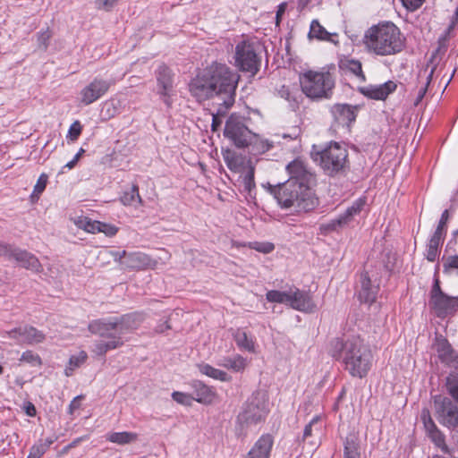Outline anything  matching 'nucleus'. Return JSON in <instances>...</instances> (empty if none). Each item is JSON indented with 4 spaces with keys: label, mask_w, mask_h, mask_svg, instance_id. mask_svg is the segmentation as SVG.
<instances>
[{
    "label": "nucleus",
    "mask_w": 458,
    "mask_h": 458,
    "mask_svg": "<svg viewBox=\"0 0 458 458\" xmlns=\"http://www.w3.org/2000/svg\"><path fill=\"white\" fill-rule=\"evenodd\" d=\"M328 352L332 358L342 361L344 369L352 377L362 378L367 376L372 367L371 350L357 335L332 339Z\"/></svg>",
    "instance_id": "7ed1b4c3"
},
{
    "label": "nucleus",
    "mask_w": 458,
    "mask_h": 458,
    "mask_svg": "<svg viewBox=\"0 0 458 458\" xmlns=\"http://www.w3.org/2000/svg\"><path fill=\"white\" fill-rule=\"evenodd\" d=\"M425 0H401L403 5L409 11H415L422 5Z\"/></svg>",
    "instance_id": "4d7b16f0"
},
{
    "label": "nucleus",
    "mask_w": 458,
    "mask_h": 458,
    "mask_svg": "<svg viewBox=\"0 0 458 458\" xmlns=\"http://www.w3.org/2000/svg\"><path fill=\"white\" fill-rule=\"evenodd\" d=\"M75 225L80 229H83L87 233H98L100 222L91 220L86 216H79L74 220Z\"/></svg>",
    "instance_id": "a19ab883"
},
{
    "label": "nucleus",
    "mask_w": 458,
    "mask_h": 458,
    "mask_svg": "<svg viewBox=\"0 0 458 458\" xmlns=\"http://www.w3.org/2000/svg\"><path fill=\"white\" fill-rule=\"evenodd\" d=\"M252 146V150L256 151L259 154L265 153L271 149L273 147V143L268 140L261 139L258 134L255 133V139L250 144Z\"/></svg>",
    "instance_id": "37998d69"
},
{
    "label": "nucleus",
    "mask_w": 458,
    "mask_h": 458,
    "mask_svg": "<svg viewBox=\"0 0 458 458\" xmlns=\"http://www.w3.org/2000/svg\"><path fill=\"white\" fill-rule=\"evenodd\" d=\"M277 95L288 102L289 106L295 110L299 107L301 93L297 87L283 85L277 89Z\"/></svg>",
    "instance_id": "c756f323"
},
{
    "label": "nucleus",
    "mask_w": 458,
    "mask_h": 458,
    "mask_svg": "<svg viewBox=\"0 0 458 458\" xmlns=\"http://www.w3.org/2000/svg\"><path fill=\"white\" fill-rule=\"evenodd\" d=\"M273 445V437L270 434H263L254 443L244 458H269Z\"/></svg>",
    "instance_id": "412c9836"
},
{
    "label": "nucleus",
    "mask_w": 458,
    "mask_h": 458,
    "mask_svg": "<svg viewBox=\"0 0 458 458\" xmlns=\"http://www.w3.org/2000/svg\"><path fill=\"white\" fill-rule=\"evenodd\" d=\"M435 416L437 421L449 429L458 428V406L448 397H434Z\"/></svg>",
    "instance_id": "9b49d317"
},
{
    "label": "nucleus",
    "mask_w": 458,
    "mask_h": 458,
    "mask_svg": "<svg viewBox=\"0 0 458 458\" xmlns=\"http://www.w3.org/2000/svg\"><path fill=\"white\" fill-rule=\"evenodd\" d=\"M421 420L423 421V425L428 437L437 447L442 448L445 445V435L437 427L436 423L430 416L428 410L422 411Z\"/></svg>",
    "instance_id": "b1692460"
},
{
    "label": "nucleus",
    "mask_w": 458,
    "mask_h": 458,
    "mask_svg": "<svg viewBox=\"0 0 458 458\" xmlns=\"http://www.w3.org/2000/svg\"><path fill=\"white\" fill-rule=\"evenodd\" d=\"M255 168L252 165H249V168L246 169L245 174L242 175V187L243 190L251 194L253 189H255L254 181Z\"/></svg>",
    "instance_id": "79ce46f5"
},
{
    "label": "nucleus",
    "mask_w": 458,
    "mask_h": 458,
    "mask_svg": "<svg viewBox=\"0 0 458 458\" xmlns=\"http://www.w3.org/2000/svg\"><path fill=\"white\" fill-rule=\"evenodd\" d=\"M316 422H317V420L313 419L308 425L305 426L304 431H303V438H307L311 436L312 426Z\"/></svg>",
    "instance_id": "69168bd1"
},
{
    "label": "nucleus",
    "mask_w": 458,
    "mask_h": 458,
    "mask_svg": "<svg viewBox=\"0 0 458 458\" xmlns=\"http://www.w3.org/2000/svg\"><path fill=\"white\" fill-rule=\"evenodd\" d=\"M84 152V149L83 148H81L79 150V152L74 156L73 159L71 160L70 162H68L64 167H67L69 169H72L74 167V165H76V163L79 161L81 156L82 155V153Z\"/></svg>",
    "instance_id": "e2e57ef3"
},
{
    "label": "nucleus",
    "mask_w": 458,
    "mask_h": 458,
    "mask_svg": "<svg viewBox=\"0 0 458 458\" xmlns=\"http://www.w3.org/2000/svg\"><path fill=\"white\" fill-rule=\"evenodd\" d=\"M217 365L233 370V372H242L247 366V360L242 356L236 354L232 357H224L220 359Z\"/></svg>",
    "instance_id": "7c9ffc66"
},
{
    "label": "nucleus",
    "mask_w": 458,
    "mask_h": 458,
    "mask_svg": "<svg viewBox=\"0 0 458 458\" xmlns=\"http://www.w3.org/2000/svg\"><path fill=\"white\" fill-rule=\"evenodd\" d=\"M434 71H435V68H432L431 71L429 72V73L426 76L425 83L418 90V94H417L416 99L414 101L415 106H418L421 102L423 98L425 97L426 92L428 90V87L432 80Z\"/></svg>",
    "instance_id": "09e8293b"
},
{
    "label": "nucleus",
    "mask_w": 458,
    "mask_h": 458,
    "mask_svg": "<svg viewBox=\"0 0 458 458\" xmlns=\"http://www.w3.org/2000/svg\"><path fill=\"white\" fill-rule=\"evenodd\" d=\"M301 91L311 99L328 98L335 87L329 72L308 71L300 76Z\"/></svg>",
    "instance_id": "6e6552de"
},
{
    "label": "nucleus",
    "mask_w": 458,
    "mask_h": 458,
    "mask_svg": "<svg viewBox=\"0 0 458 458\" xmlns=\"http://www.w3.org/2000/svg\"><path fill=\"white\" fill-rule=\"evenodd\" d=\"M289 306L293 310L311 313L316 310V305L308 292L297 287H291Z\"/></svg>",
    "instance_id": "a211bd4d"
},
{
    "label": "nucleus",
    "mask_w": 458,
    "mask_h": 458,
    "mask_svg": "<svg viewBox=\"0 0 458 458\" xmlns=\"http://www.w3.org/2000/svg\"><path fill=\"white\" fill-rule=\"evenodd\" d=\"M449 219V212L445 209L440 217L438 225L433 233L435 236H439L442 239H445L446 233L447 221Z\"/></svg>",
    "instance_id": "de8ad7c7"
},
{
    "label": "nucleus",
    "mask_w": 458,
    "mask_h": 458,
    "mask_svg": "<svg viewBox=\"0 0 458 458\" xmlns=\"http://www.w3.org/2000/svg\"><path fill=\"white\" fill-rule=\"evenodd\" d=\"M250 121V118L232 114L225 123V137L231 140L237 148L248 147L255 139V133L249 126Z\"/></svg>",
    "instance_id": "1a4fd4ad"
},
{
    "label": "nucleus",
    "mask_w": 458,
    "mask_h": 458,
    "mask_svg": "<svg viewBox=\"0 0 458 458\" xmlns=\"http://www.w3.org/2000/svg\"><path fill=\"white\" fill-rule=\"evenodd\" d=\"M435 350L443 363L451 366L455 362L457 356L445 338L442 336L436 338Z\"/></svg>",
    "instance_id": "a878e982"
},
{
    "label": "nucleus",
    "mask_w": 458,
    "mask_h": 458,
    "mask_svg": "<svg viewBox=\"0 0 458 458\" xmlns=\"http://www.w3.org/2000/svg\"><path fill=\"white\" fill-rule=\"evenodd\" d=\"M172 398L176 403L186 406H191L192 402L194 401L193 397L191 394L177 391L172 394Z\"/></svg>",
    "instance_id": "8fccbe9b"
},
{
    "label": "nucleus",
    "mask_w": 458,
    "mask_h": 458,
    "mask_svg": "<svg viewBox=\"0 0 458 458\" xmlns=\"http://www.w3.org/2000/svg\"><path fill=\"white\" fill-rule=\"evenodd\" d=\"M338 37L337 33H330L328 32L318 20H313L310 23L309 38H316L318 40H325L334 44H337L338 41L336 38Z\"/></svg>",
    "instance_id": "c85d7f7f"
},
{
    "label": "nucleus",
    "mask_w": 458,
    "mask_h": 458,
    "mask_svg": "<svg viewBox=\"0 0 458 458\" xmlns=\"http://www.w3.org/2000/svg\"><path fill=\"white\" fill-rule=\"evenodd\" d=\"M331 113L335 122L343 126H349L356 118L355 108L347 104H335Z\"/></svg>",
    "instance_id": "393cba45"
},
{
    "label": "nucleus",
    "mask_w": 458,
    "mask_h": 458,
    "mask_svg": "<svg viewBox=\"0 0 458 458\" xmlns=\"http://www.w3.org/2000/svg\"><path fill=\"white\" fill-rule=\"evenodd\" d=\"M105 437L108 442L124 445L135 442L138 439V434L129 431L109 432Z\"/></svg>",
    "instance_id": "2f4dec72"
},
{
    "label": "nucleus",
    "mask_w": 458,
    "mask_h": 458,
    "mask_svg": "<svg viewBox=\"0 0 458 458\" xmlns=\"http://www.w3.org/2000/svg\"><path fill=\"white\" fill-rule=\"evenodd\" d=\"M46 452L47 450L42 446V444L38 441L31 446L27 458H41Z\"/></svg>",
    "instance_id": "603ef678"
},
{
    "label": "nucleus",
    "mask_w": 458,
    "mask_h": 458,
    "mask_svg": "<svg viewBox=\"0 0 458 458\" xmlns=\"http://www.w3.org/2000/svg\"><path fill=\"white\" fill-rule=\"evenodd\" d=\"M270 411L268 396L266 392L257 390L242 403L235 420V435L245 437L258 425L266 421Z\"/></svg>",
    "instance_id": "423d86ee"
},
{
    "label": "nucleus",
    "mask_w": 458,
    "mask_h": 458,
    "mask_svg": "<svg viewBox=\"0 0 458 458\" xmlns=\"http://www.w3.org/2000/svg\"><path fill=\"white\" fill-rule=\"evenodd\" d=\"M120 0H95V7L98 10L110 12Z\"/></svg>",
    "instance_id": "3c124183"
},
{
    "label": "nucleus",
    "mask_w": 458,
    "mask_h": 458,
    "mask_svg": "<svg viewBox=\"0 0 458 458\" xmlns=\"http://www.w3.org/2000/svg\"><path fill=\"white\" fill-rule=\"evenodd\" d=\"M340 68L352 73L361 82L366 81L365 74L362 71V64L359 60L352 58L342 60Z\"/></svg>",
    "instance_id": "473e14b6"
},
{
    "label": "nucleus",
    "mask_w": 458,
    "mask_h": 458,
    "mask_svg": "<svg viewBox=\"0 0 458 458\" xmlns=\"http://www.w3.org/2000/svg\"><path fill=\"white\" fill-rule=\"evenodd\" d=\"M239 76L225 64L213 62L200 70L189 83L191 95L198 101L216 99L219 112L228 110L234 103Z\"/></svg>",
    "instance_id": "f257e3e1"
},
{
    "label": "nucleus",
    "mask_w": 458,
    "mask_h": 458,
    "mask_svg": "<svg viewBox=\"0 0 458 458\" xmlns=\"http://www.w3.org/2000/svg\"><path fill=\"white\" fill-rule=\"evenodd\" d=\"M285 8H286L285 3H282L278 5V9H277L276 15L277 25L280 22V18H281L282 14L285 12Z\"/></svg>",
    "instance_id": "338daca9"
},
{
    "label": "nucleus",
    "mask_w": 458,
    "mask_h": 458,
    "mask_svg": "<svg viewBox=\"0 0 458 458\" xmlns=\"http://www.w3.org/2000/svg\"><path fill=\"white\" fill-rule=\"evenodd\" d=\"M367 49L381 56L396 55L404 47V38L393 22H384L369 28L364 36Z\"/></svg>",
    "instance_id": "20e7f679"
},
{
    "label": "nucleus",
    "mask_w": 458,
    "mask_h": 458,
    "mask_svg": "<svg viewBox=\"0 0 458 458\" xmlns=\"http://www.w3.org/2000/svg\"><path fill=\"white\" fill-rule=\"evenodd\" d=\"M251 248L262 253H269L274 250V246L271 243L254 242Z\"/></svg>",
    "instance_id": "13d9d810"
},
{
    "label": "nucleus",
    "mask_w": 458,
    "mask_h": 458,
    "mask_svg": "<svg viewBox=\"0 0 458 458\" xmlns=\"http://www.w3.org/2000/svg\"><path fill=\"white\" fill-rule=\"evenodd\" d=\"M344 458H360L359 443L354 436H348L344 441Z\"/></svg>",
    "instance_id": "e433bc0d"
},
{
    "label": "nucleus",
    "mask_w": 458,
    "mask_h": 458,
    "mask_svg": "<svg viewBox=\"0 0 458 458\" xmlns=\"http://www.w3.org/2000/svg\"><path fill=\"white\" fill-rule=\"evenodd\" d=\"M157 264V260L140 251L130 252L123 260V266L131 270L155 268Z\"/></svg>",
    "instance_id": "aec40b11"
},
{
    "label": "nucleus",
    "mask_w": 458,
    "mask_h": 458,
    "mask_svg": "<svg viewBox=\"0 0 458 458\" xmlns=\"http://www.w3.org/2000/svg\"><path fill=\"white\" fill-rule=\"evenodd\" d=\"M291 288L289 291L270 290L266 293V299L268 302L285 304L289 306Z\"/></svg>",
    "instance_id": "ea45409f"
},
{
    "label": "nucleus",
    "mask_w": 458,
    "mask_h": 458,
    "mask_svg": "<svg viewBox=\"0 0 458 458\" xmlns=\"http://www.w3.org/2000/svg\"><path fill=\"white\" fill-rule=\"evenodd\" d=\"M443 271L445 274L458 276V255H451L443 259Z\"/></svg>",
    "instance_id": "c03bdc74"
},
{
    "label": "nucleus",
    "mask_w": 458,
    "mask_h": 458,
    "mask_svg": "<svg viewBox=\"0 0 458 458\" xmlns=\"http://www.w3.org/2000/svg\"><path fill=\"white\" fill-rule=\"evenodd\" d=\"M268 192L276 199L282 208L293 212H309L318 205V199L310 188H301L292 181L272 185L267 183Z\"/></svg>",
    "instance_id": "39448f33"
},
{
    "label": "nucleus",
    "mask_w": 458,
    "mask_h": 458,
    "mask_svg": "<svg viewBox=\"0 0 458 458\" xmlns=\"http://www.w3.org/2000/svg\"><path fill=\"white\" fill-rule=\"evenodd\" d=\"M47 182V175L45 174H42L38 177L37 183L34 186V192L37 194L42 193L44 191V190L46 189Z\"/></svg>",
    "instance_id": "6e6d98bb"
},
{
    "label": "nucleus",
    "mask_w": 458,
    "mask_h": 458,
    "mask_svg": "<svg viewBox=\"0 0 458 458\" xmlns=\"http://www.w3.org/2000/svg\"><path fill=\"white\" fill-rule=\"evenodd\" d=\"M145 316L141 312H132L120 318H98L90 321L89 331L99 338L95 340L90 352L99 357L106 352L122 347L124 341L123 335L137 329L144 321Z\"/></svg>",
    "instance_id": "f03ea898"
},
{
    "label": "nucleus",
    "mask_w": 458,
    "mask_h": 458,
    "mask_svg": "<svg viewBox=\"0 0 458 458\" xmlns=\"http://www.w3.org/2000/svg\"><path fill=\"white\" fill-rule=\"evenodd\" d=\"M286 171L289 175L287 181H292L293 184H298L301 188H310V184L315 180L314 174L300 158L290 162L286 165Z\"/></svg>",
    "instance_id": "dca6fc26"
},
{
    "label": "nucleus",
    "mask_w": 458,
    "mask_h": 458,
    "mask_svg": "<svg viewBox=\"0 0 458 458\" xmlns=\"http://www.w3.org/2000/svg\"><path fill=\"white\" fill-rule=\"evenodd\" d=\"M224 160L227 167L233 172H242L249 168V165H252L250 159H246L242 155L230 150L224 154Z\"/></svg>",
    "instance_id": "cd10ccee"
},
{
    "label": "nucleus",
    "mask_w": 458,
    "mask_h": 458,
    "mask_svg": "<svg viewBox=\"0 0 458 458\" xmlns=\"http://www.w3.org/2000/svg\"><path fill=\"white\" fill-rule=\"evenodd\" d=\"M51 37L52 32L48 27H47L45 30H40L37 34L38 48L41 51H47Z\"/></svg>",
    "instance_id": "a18cd8bd"
},
{
    "label": "nucleus",
    "mask_w": 458,
    "mask_h": 458,
    "mask_svg": "<svg viewBox=\"0 0 458 458\" xmlns=\"http://www.w3.org/2000/svg\"><path fill=\"white\" fill-rule=\"evenodd\" d=\"M3 335L13 339L18 345H33L45 340V335L41 331L28 325L5 331Z\"/></svg>",
    "instance_id": "4468645a"
},
{
    "label": "nucleus",
    "mask_w": 458,
    "mask_h": 458,
    "mask_svg": "<svg viewBox=\"0 0 458 458\" xmlns=\"http://www.w3.org/2000/svg\"><path fill=\"white\" fill-rule=\"evenodd\" d=\"M429 307L438 318H445L454 313L458 308V298L451 297L442 292L439 281L435 280L430 292Z\"/></svg>",
    "instance_id": "9d476101"
},
{
    "label": "nucleus",
    "mask_w": 458,
    "mask_h": 458,
    "mask_svg": "<svg viewBox=\"0 0 458 458\" xmlns=\"http://www.w3.org/2000/svg\"><path fill=\"white\" fill-rule=\"evenodd\" d=\"M235 66L242 72L255 75L260 66V57L256 53L252 44L242 41L235 47Z\"/></svg>",
    "instance_id": "f8f14e48"
},
{
    "label": "nucleus",
    "mask_w": 458,
    "mask_h": 458,
    "mask_svg": "<svg viewBox=\"0 0 458 458\" xmlns=\"http://www.w3.org/2000/svg\"><path fill=\"white\" fill-rule=\"evenodd\" d=\"M360 289L358 291V297L361 302L372 304L377 296L379 291V284L373 283L367 272L360 274Z\"/></svg>",
    "instance_id": "6ab92c4d"
},
{
    "label": "nucleus",
    "mask_w": 458,
    "mask_h": 458,
    "mask_svg": "<svg viewBox=\"0 0 458 458\" xmlns=\"http://www.w3.org/2000/svg\"><path fill=\"white\" fill-rule=\"evenodd\" d=\"M57 439L56 437H47L46 439H39V444H42V446L47 451L50 445Z\"/></svg>",
    "instance_id": "0e129e2a"
},
{
    "label": "nucleus",
    "mask_w": 458,
    "mask_h": 458,
    "mask_svg": "<svg viewBox=\"0 0 458 458\" xmlns=\"http://www.w3.org/2000/svg\"><path fill=\"white\" fill-rule=\"evenodd\" d=\"M397 88V85L393 81H388L380 85H369L363 87L360 91L366 97L376 99L385 100L391 93H393Z\"/></svg>",
    "instance_id": "4be33fe9"
},
{
    "label": "nucleus",
    "mask_w": 458,
    "mask_h": 458,
    "mask_svg": "<svg viewBox=\"0 0 458 458\" xmlns=\"http://www.w3.org/2000/svg\"><path fill=\"white\" fill-rule=\"evenodd\" d=\"M117 232L118 228L115 225L100 222L98 233H103L106 236L112 237L115 235Z\"/></svg>",
    "instance_id": "864d4df0"
},
{
    "label": "nucleus",
    "mask_w": 458,
    "mask_h": 458,
    "mask_svg": "<svg viewBox=\"0 0 458 458\" xmlns=\"http://www.w3.org/2000/svg\"><path fill=\"white\" fill-rule=\"evenodd\" d=\"M112 84L113 81L111 80H106L99 76L95 77L81 90V103L84 106L91 105L104 97Z\"/></svg>",
    "instance_id": "2eb2a0df"
},
{
    "label": "nucleus",
    "mask_w": 458,
    "mask_h": 458,
    "mask_svg": "<svg viewBox=\"0 0 458 458\" xmlns=\"http://www.w3.org/2000/svg\"><path fill=\"white\" fill-rule=\"evenodd\" d=\"M20 361L28 363L32 367H38L42 364L39 355L30 350L21 354Z\"/></svg>",
    "instance_id": "49530a36"
},
{
    "label": "nucleus",
    "mask_w": 458,
    "mask_h": 458,
    "mask_svg": "<svg viewBox=\"0 0 458 458\" xmlns=\"http://www.w3.org/2000/svg\"><path fill=\"white\" fill-rule=\"evenodd\" d=\"M156 77L158 85V92L165 98L164 99L165 103L169 105L168 97L173 89L172 72L167 66L162 64L157 68Z\"/></svg>",
    "instance_id": "5701e85b"
},
{
    "label": "nucleus",
    "mask_w": 458,
    "mask_h": 458,
    "mask_svg": "<svg viewBox=\"0 0 458 458\" xmlns=\"http://www.w3.org/2000/svg\"><path fill=\"white\" fill-rule=\"evenodd\" d=\"M88 359V354L85 351H81L76 355H72L69 359L68 364L64 369L66 377H71L73 371L80 368Z\"/></svg>",
    "instance_id": "4c0bfd02"
},
{
    "label": "nucleus",
    "mask_w": 458,
    "mask_h": 458,
    "mask_svg": "<svg viewBox=\"0 0 458 458\" xmlns=\"http://www.w3.org/2000/svg\"><path fill=\"white\" fill-rule=\"evenodd\" d=\"M313 158L329 176L344 174L349 169L348 151L338 142H330L316 152Z\"/></svg>",
    "instance_id": "0eeeda50"
},
{
    "label": "nucleus",
    "mask_w": 458,
    "mask_h": 458,
    "mask_svg": "<svg viewBox=\"0 0 458 458\" xmlns=\"http://www.w3.org/2000/svg\"><path fill=\"white\" fill-rule=\"evenodd\" d=\"M198 367L200 373L214 379L219 380L221 382H229L232 380V377L229 376L226 372L216 369L210 366L209 364L202 363L199 364Z\"/></svg>",
    "instance_id": "f704fd0d"
},
{
    "label": "nucleus",
    "mask_w": 458,
    "mask_h": 458,
    "mask_svg": "<svg viewBox=\"0 0 458 458\" xmlns=\"http://www.w3.org/2000/svg\"><path fill=\"white\" fill-rule=\"evenodd\" d=\"M221 108H223L221 106ZM219 109H220V106H218V109H217V114H213V118H212V131H216L217 128L222 124V119L220 116H223L227 110L224 111V112H219Z\"/></svg>",
    "instance_id": "bf43d9fd"
},
{
    "label": "nucleus",
    "mask_w": 458,
    "mask_h": 458,
    "mask_svg": "<svg viewBox=\"0 0 458 458\" xmlns=\"http://www.w3.org/2000/svg\"><path fill=\"white\" fill-rule=\"evenodd\" d=\"M0 256L5 257L8 259H13L22 267L31 270L32 272L39 273L42 271V266L38 259L34 254L25 250H21L9 244L0 243Z\"/></svg>",
    "instance_id": "ddd939ff"
},
{
    "label": "nucleus",
    "mask_w": 458,
    "mask_h": 458,
    "mask_svg": "<svg viewBox=\"0 0 458 458\" xmlns=\"http://www.w3.org/2000/svg\"><path fill=\"white\" fill-rule=\"evenodd\" d=\"M233 339L240 349L245 350L249 352H255L254 340L252 339V337L249 336L246 332L238 329L233 334Z\"/></svg>",
    "instance_id": "c9c22d12"
},
{
    "label": "nucleus",
    "mask_w": 458,
    "mask_h": 458,
    "mask_svg": "<svg viewBox=\"0 0 458 458\" xmlns=\"http://www.w3.org/2000/svg\"><path fill=\"white\" fill-rule=\"evenodd\" d=\"M121 202L125 206L137 207L142 203L137 185H132L129 191L123 192Z\"/></svg>",
    "instance_id": "58836bf2"
},
{
    "label": "nucleus",
    "mask_w": 458,
    "mask_h": 458,
    "mask_svg": "<svg viewBox=\"0 0 458 458\" xmlns=\"http://www.w3.org/2000/svg\"><path fill=\"white\" fill-rule=\"evenodd\" d=\"M26 413L30 416V417H33L36 415V409L34 407L33 404L31 403H29V405L27 406L26 408Z\"/></svg>",
    "instance_id": "774afa93"
},
{
    "label": "nucleus",
    "mask_w": 458,
    "mask_h": 458,
    "mask_svg": "<svg viewBox=\"0 0 458 458\" xmlns=\"http://www.w3.org/2000/svg\"><path fill=\"white\" fill-rule=\"evenodd\" d=\"M81 395H78L72 399L68 407V412L72 415L73 412L81 407Z\"/></svg>",
    "instance_id": "052dcab7"
},
{
    "label": "nucleus",
    "mask_w": 458,
    "mask_h": 458,
    "mask_svg": "<svg viewBox=\"0 0 458 458\" xmlns=\"http://www.w3.org/2000/svg\"><path fill=\"white\" fill-rule=\"evenodd\" d=\"M366 204L365 199H358L353 204L348 208L344 213L338 217L330 220L328 223L323 224L321 229L325 232L337 231L339 228L348 225L352 217L358 215Z\"/></svg>",
    "instance_id": "f3484780"
},
{
    "label": "nucleus",
    "mask_w": 458,
    "mask_h": 458,
    "mask_svg": "<svg viewBox=\"0 0 458 458\" xmlns=\"http://www.w3.org/2000/svg\"><path fill=\"white\" fill-rule=\"evenodd\" d=\"M445 239L440 238L439 236L432 235L429 239L426 250H425V258L429 262H434L437 259L440 254V247Z\"/></svg>",
    "instance_id": "72a5a7b5"
},
{
    "label": "nucleus",
    "mask_w": 458,
    "mask_h": 458,
    "mask_svg": "<svg viewBox=\"0 0 458 458\" xmlns=\"http://www.w3.org/2000/svg\"><path fill=\"white\" fill-rule=\"evenodd\" d=\"M81 125L79 121H75L71 126H70V129H69V131H68V137L72 140H76L78 139V137L81 135Z\"/></svg>",
    "instance_id": "5fc2aeb1"
},
{
    "label": "nucleus",
    "mask_w": 458,
    "mask_h": 458,
    "mask_svg": "<svg viewBox=\"0 0 458 458\" xmlns=\"http://www.w3.org/2000/svg\"><path fill=\"white\" fill-rule=\"evenodd\" d=\"M111 254L116 262H119L122 266H123V260L126 259V256H128L129 253H127L125 250H123L112 251Z\"/></svg>",
    "instance_id": "680f3d73"
},
{
    "label": "nucleus",
    "mask_w": 458,
    "mask_h": 458,
    "mask_svg": "<svg viewBox=\"0 0 458 458\" xmlns=\"http://www.w3.org/2000/svg\"><path fill=\"white\" fill-rule=\"evenodd\" d=\"M191 386L193 390L194 401L204 404L212 403L216 394L212 387L199 380L192 381Z\"/></svg>",
    "instance_id": "bb28decb"
}]
</instances>
